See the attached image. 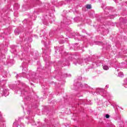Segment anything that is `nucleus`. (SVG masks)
Returning <instances> with one entry per match:
<instances>
[{
    "instance_id": "obj_10",
    "label": "nucleus",
    "mask_w": 127,
    "mask_h": 127,
    "mask_svg": "<svg viewBox=\"0 0 127 127\" xmlns=\"http://www.w3.org/2000/svg\"><path fill=\"white\" fill-rule=\"evenodd\" d=\"M105 117L106 118V119H109L110 118V115H109L108 114H107Z\"/></svg>"
},
{
    "instance_id": "obj_11",
    "label": "nucleus",
    "mask_w": 127,
    "mask_h": 127,
    "mask_svg": "<svg viewBox=\"0 0 127 127\" xmlns=\"http://www.w3.org/2000/svg\"><path fill=\"white\" fill-rule=\"evenodd\" d=\"M20 126L21 127H25V126H24V125L23 124V123H21V124L20 125Z\"/></svg>"
},
{
    "instance_id": "obj_7",
    "label": "nucleus",
    "mask_w": 127,
    "mask_h": 127,
    "mask_svg": "<svg viewBox=\"0 0 127 127\" xmlns=\"http://www.w3.org/2000/svg\"><path fill=\"white\" fill-rule=\"evenodd\" d=\"M86 8H87L88 9H91V5H89V4H87L86 5Z\"/></svg>"
},
{
    "instance_id": "obj_1",
    "label": "nucleus",
    "mask_w": 127,
    "mask_h": 127,
    "mask_svg": "<svg viewBox=\"0 0 127 127\" xmlns=\"http://www.w3.org/2000/svg\"><path fill=\"white\" fill-rule=\"evenodd\" d=\"M90 61H89V60H88V59H86L84 60V61H83L82 59H79L77 61V63L79 64H84V63H88V62H89Z\"/></svg>"
},
{
    "instance_id": "obj_4",
    "label": "nucleus",
    "mask_w": 127,
    "mask_h": 127,
    "mask_svg": "<svg viewBox=\"0 0 127 127\" xmlns=\"http://www.w3.org/2000/svg\"><path fill=\"white\" fill-rule=\"evenodd\" d=\"M14 33H15V34L16 35H18V34H19V31L18 30V29H16L15 30H14Z\"/></svg>"
},
{
    "instance_id": "obj_3",
    "label": "nucleus",
    "mask_w": 127,
    "mask_h": 127,
    "mask_svg": "<svg viewBox=\"0 0 127 127\" xmlns=\"http://www.w3.org/2000/svg\"><path fill=\"white\" fill-rule=\"evenodd\" d=\"M124 87L127 88V78L124 80Z\"/></svg>"
},
{
    "instance_id": "obj_8",
    "label": "nucleus",
    "mask_w": 127,
    "mask_h": 127,
    "mask_svg": "<svg viewBox=\"0 0 127 127\" xmlns=\"http://www.w3.org/2000/svg\"><path fill=\"white\" fill-rule=\"evenodd\" d=\"M108 10H110V8L109 7H107L104 9V11L107 12Z\"/></svg>"
},
{
    "instance_id": "obj_12",
    "label": "nucleus",
    "mask_w": 127,
    "mask_h": 127,
    "mask_svg": "<svg viewBox=\"0 0 127 127\" xmlns=\"http://www.w3.org/2000/svg\"><path fill=\"white\" fill-rule=\"evenodd\" d=\"M106 88H109V85H106Z\"/></svg>"
},
{
    "instance_id": "obj_13",
    "label": "nucleus",
    "mask_w": 127,
    "mask_h": 127,
    "mask_svg": "<svg viewBox=\"0 0 127 127\" xmlns=\"http://www.w3.org/2000/svg\"><path fill=\"white\" fill-rule=\"evenodd\" d=\"M111 16H113V15H111Z\"/></svg>"
},
{
    "instance_id": "obj_5",
    "label": "nucleus",
    "mask_w": 127,
    "mask_h": 127,
    "mask_svg": "<svg viewBox=\"0 0 127 127\" xmlns=\"http://www.w3.org/2000/svg\"><path fill=\"white\" fill-rule=\"evenodd\" d=\"M103 68L104 70H109V66H108L107 65H104L103 66Z\"/></svg>"
},
{
    "instance_id": "obj_2",
    "label": "nucleus",
    "mask_w": 127,
    "mask_h": 127,
    "mask_svg": "<svg viewBox=\"0 0 127 127\" xmlns=\"http://www.w3.org/2000/svg\"><path fill=\"white\" fill-rule=\"evenodd\" d=\"M97 92H98L99 94H101L102 93H106V91L104 89H97Z\"/></svg>"
},
{
    "instance_id": "obj_6",
    "label": "nucleus",
    "mask_w": 127,
    "mask_h": 127,
    "mask_svg": "<svg viewBox=\"0 0 127 127\" xmlns=\"http://www.w3.org/2000/svg\"><path fill=\"white\" fill-rule=\"evenodd\" d=\"M118 76L119 77H124V73H123L122 72H120L118 74Z\"/></svg>"
},
{
    "instance_id": "obj_9",
    "label": "nucleus",
    "mask_w": 127,
    "mask_h": 127,
    "mask_svg": "<svg viewBox=\"0 0 127 127\" xmlns=\"http://www.w3.org/2000/svg\"><path fill=\"white\" fill-rule=\"evenodd\" d=\"M13 127H18V125L16 123H14L13 124Z\"/></svg>"
}]
</instances>
